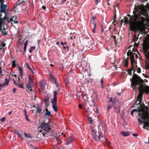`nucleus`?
I'll use <instances>...</instances> for the list:
<instances>
[{"label":"nucleus","instance_id":"obj_1","mask_svg":"<svg viewBox=\"0 0 149 149\" xmlns=\"http://www.w3.org/2000/svg\"><path fill=\"white\" fill-rule=\"evenodd\" d=\"M132 82H131V86L133 88V89L136 88V86L138 85L139 86L138 87V89L139 91V93L138 95L137 101L135 102V104L137 106L139 105L138 109L139 112H140L139 109L140 107H141L142 108H143L144 109V107H145V109H146V111H148L147 108L145 106L144 104H141V101L142 97L143 92L145 90H147L149 92V88L146 86H144L143 84L144 81L143 80L141 79L139 76L136 74H134L133 75L132 78Z\"/></svg>","mask_w":149,"mask_h":149},{"label":"nucleus","instance_id":"obj_2","mask_svg":"<svg viewBox=\"0 0 149 149\" xmlns=\"http://www.w3.org/2000/svg\"><path fill=\"white\" fill-rule=\"evenodd\" d=\"M134 15L132 17L129 14L127 15L131 21L134 24L143 23L146 20L148 16V10L143 4L135 6L133 11Z\"/></svg>","mask_w":149,"mask_h":149},{"label":"nucleus","instance_id":"obj_3","mask_svg":"<svg viewBox=\"0 0 149 149\" xmlns=\"http://www.w3.org/2000/svg\"><path fill=\"white\" fill-rule=\"evenodd\" d=\"M144 107V109L143 108H142L140 107L139 109L141 112L139 113L141 115V118L144 121L143 122V128L148 130V128L149 127V114L146 111V109H145V107Z\"/></svg>","mask_w":149,"mask_h":149},{"label":"nucleus","instance_id":"obj_4","mask_svg":"<svg viewBox=\"0 0 149 149\" xmlns=\"http://www.w3.org/2000/svg\"><path fill=\"white\" fill-rule=\"evenodd\" d=\"M127 55L128 56H130V59L131 61V69H129L127 71L128 74L131 75L132 70H134L135 61L134 58V56L133 53L131 52L130 50H128L127 53Z\"/></svg>","mask_w":149,"mask_h":149},{"label":"nucleus","instance_id":"obj_5","mask_svg":"<svg viewBox=\"0 0 149 149\" xmlns=\"http://www.w3.org/2000/svg\"><path fill=\"white\" fill-rule=\"evenodd\" d=\"M49 123H45L43 122L41 124L40 128L43 130L40 131V132H42V134L43 136H45L46 134H48L49 131Z\"/></svg>","mask_w":149,"mask_h":149},{"label":"nucleus","instance_id":"obj_6","mask_svg":"<svg viewBox=\"0 0 149 149\" xmlns=\"http://www.w3.org/2000/svg\"><path fill=\"white\" fill-rule=\"evenodd\" d=\"M144 48V54L146 58L149 62V44H145L143 46Z\"/></svg>","mask_w":149,"mask_h":149},{"label":"nucleus","instance_id":"obj_7","mask_svg":"<svg viewBox=\"0 0 149 149\" xmlns=\"http://www.w3.org/2000/svg\"><path fill=\"white\" fill-rule=\"evenodd\" d=\"M100 134L99 132H97V131L95 130H93L91 132V137L92 139L95 141H97V139L98 138V135Z\"/></svg>","mask_w":149,"mask_h":149},{"label":"nucleus","instance_id":"obj_8","mask_svg":"<svg viewBox=\"0 0 149 149\" xmlns=\"http://www.w3.org/2000/svg\"><path fill=\"white\" fill-rule=\"evenodd\" d=\"M98 127L100 130H102L104 131V133H105L107 129L106 124L105 123H100ZM101 131V130H100Z\"/></svg>","mask_w":149,"mask_h":149},{"label":"nucleus","instance_id":"obj_9","mask_svg":"<svg viewBox=\"0 0 149 149\" xmlns=\"http://www.w3.org/2000/svg\"><path fill=\"white\" fill-rule=\"evenodd\" d=\"M107 140V139L105 138V137L104 136L100 134L99 135H98V138L97 139V141H101L102 142H106Z\"/></svg>","mask_w":149,"mask_h":149},{"label":"nucleus","instance_id":"obj_10","mask_svg":"<svg viewBox=\"0 0 149 149\" xmlns=\"http://www.w3.org/2000/svg\"><path fill=\"white\" fill-rule=\"evenodd\" d=\"M7 6L6 4H3L1 5L0 6V13L1 14V13H5L7 7Z\"/></svg>","mask_w":149,"mask_h":149},{"label":"nucleus","instance_id":"obj_11","mask_svg":"<svg viewBox=\"0 0 149 149\" xmlns=\"http://www.w3.org/2000/svg\"><path fill=\"white\" fill-rule=\"evenodd\" d=\"M40 86L41 89L43 90L45 88V83L43 80L40 81L39 82Z\"/></svg>","mask_w":149,"mask_h":149},{"label":"nucleus","instance_id":"obj_12","mask_svg":"<svg viewBox=\"0 0 149 149\" xmlns=\"http://www.w3.org/2000/svg\"><path fill=\"white\" fill-rule=\"evenodd\" d=\"M91 29H92L93 32V33H96V24L95 22H93V24H91Z\"/></svg>","mask_w":149,"mask_h":149},{"label":"nucleus","instance_id":"obj_13","mask_svg":"<svg viewBox=\"0 0 149 149\" xmlns=\"http://www.w3.org/2000/svg\"><path fill=\"white\" fill-rule=\"evenodd\" d=\"M73 141V139L72 137H70L68 139L65 144L66 145H68L70 144Z\"/></svg>","mask_w":149,"mask_h":149},{"label":"nucleus","instance_id":"obj_14","mask_svg":"<svg viewBox=\"0 0 149 149\" xmlns=\"http://www.w3.org/2000/svg\"><path fill=\"white\" fill-rule=\"evenodd\" d=\"M1 14L0 13V31H1L2 30V27L3 25V24H4L3 22L2 19L1 17Z\"/></svg>","mask_w":149,"mask_h":149},{"label":"nucleus","instance_id":"obj_15","mask_svg":"<svg viewBox=\"0 0 149 149\" xmlns=\"http://www.w3.org/2000/svg\"><path fill=\"white\" fill-rule=\"evenodd\" d=\"M120 134L125 136H128L130 135V133L129 132L125 131H122L121 132Z\"/></svg>","mask_w":149,"mask_h":149},{"label":"nucleus","instance_id":"obj_16","mask_svg":"<svg viewBox=\"0 0 149 149\" xmlns=\"http://www.w3.org/2000/svg\"><path fill=\"white\" fill-rule=\"evenodd\" d=\"M15 133L18 135V136L21 139H23V135L22 134L20 133L18 131L16 130H15Z\"/></svg>","mask_w":149,"mask_h":149},{"label":"nucleus","instance_id":"obj_17","mask_svg":"<svg viewBox=\"0 0 149 149\" xmlns=\"http://www.w3.org/2000/svg\"><path fill=\"white\" fill-rule=\"evenodd\" d=\"M51 102L52 105L56 104H57V97H54L51 100Z\"/></svg>","mask_w":149,"mask_h":149},{"label":"nucleus","instance_id":"obj_18","mask_svg":"<svg viewBox=\"0 0 149 149\" xmlns=\"http://www.w3.org/2000/svg\"><path fill=\"white\" fill-rule=\"evenodd\" d=\"M138 107L139 106H138L137 107V109H133L131 111V112H130V114L131 115H132V116L133 115V113H134V112L135 111H138L139 112V114L141 116V114H139V113H141V112H139V110H138Z\"/></svg>","mask_w":149,"mask_h":149},{"label":"nucleus","instance_id":"obj_19","mask_svg":"<svg viewBox=\"0 0 149 149\" xmlns=\"http://www.w3.org/2000/svg\"><path fill=\"white\" fill-rule=\"evenodd\" d=\"M46 113H45V116H50L51 115V112L48 111V109H45Z\"/></svg>","mask_w":149,"mask_h":149},{"label":"nucleus","instance_id":"obj_20","mask_svg":"<svg viewBox=\"0 0 149 149\" xmlns=\"http://www.w3.org/2000/svg\"><path fill=\"white\" fill-rule=\"evenodd\" d=\"M50 80L54 84H56V81L55 79L53 78V77L51 75H50Z\"/></svg>","mask_w":149,"mask_h":149},{"label":"nucleus","instance_id":"obj_21","mask_svg":"<svg viewBox=\"0 0 149 149\" xmlns=\"http://www.w3.org/2000/svg\"><path fill=\"white\" fill-rule=\"evenodd\" d=\"M1 31V34L3 36L6 35L7 34V33L4 29H3L2 28V30Z\"/></svg>","mask_w":149,"mask_h":149},{"label":"nucleus","instance_id":"obj_22","mask_svg":"<svg viewBox=\"0 0 149 149\" xmlns=\"http://www.w3.org/2000/svg\"><path fill=\"white\" fill-rule=\"evenodd\" d=\"M29 84H32L33 83V80L31 76L29 75Z\"/></svg>","mask_w":149,"mask_h":149},{"label":"nucleus","instance_id":"obj_23","mask_svg":"<svg viewBox=\"0 0 149 149\" xmlns=\"http://www.w3.org/2000/svg\"><path fill=\"white\" fill-rule=\"evenodd\" d=\"M17 63V62L16 60H14L12 62V66L13 68H15Z\"/></svg>","mask_w":149,"mask_h":149},{"label":"nucleus","instance_id":"obj_24","mask_svg":"<svg viewBox=\"0 0 149 149\" xmlns=\"http://www.w3.org/2000/svg\"><path fill=\"white\" fill-rule=\"evenodd\" d=\"M26 65L27 66L28 68L30 70L31 72L33 74L34 73V72L33 71V70L31 68L30 66L29 65V64L28 63H27Z\"/></svg>","mask_w":149,"mask_h":149},{"label":"nucleus","instance_id":"obj_25","mask_svg":"<svg viewBox=\"0 0 149 149\" xmlns=\"http://www.w3.org/2000/svg\"><path fill=\"white\" fill-rule=\"evenodd\" d=\"M93 102H94V106L95 107V109H93V111H94L96 113H98V110H97V107H96V106H95V102H94V100H93Z\"/></svg>","mask_w":149,"mask_h":149},{"label":"nucleus","instance_id":"obj_26","mask_svg":"<svg viewBox=\"0 0 149 149\" xmlns=\"http://www.w3.org/2000/svg\"><path fill=\"white\" fill-rule=\"evenodd\" d=\"M56 104H53L52 105V108L54 110V111L55 112H56L58 111L57 107L56 106Z\"/></svg>","mask_w":149,"mask_h":149},{"label":"nucleus","instance_id":"obj_27","mask_svg":"<svg viewBox=\"0 0 149 149\" xmlns=\"http://www.w3.org/2000/svg\"><path fill=\"white\" fill-rule=\"evenodd\" d=\"M88 120L89 121V123L90 124H93V119L91 117H89L88 118Z\"/></svg>","mask_w":149,"mask_h":149},{"label":"nucleus","instance_id":"obj_28","mask_svg":"<svg viewBox=\"0 0 149 149\" xmlns=\"http://www.w3.org/2000/svg\"><path fill=\"white\" fill-rule=\"evenodd\" d=\"M10 81L9 79H7V78H6L5 79V82H4L6 84V85L8 86V83Z\"/></svg>","mask_w":149,"mask_h":149},{"label":"nucleus","instance_id":"obj_29","mask_svg":"<svg viewBox=\"0 0 149 149\" xmlns=\"http://www.w3.org/2000/svg\"><path fill=\"white\" fill-rule=\"evenodd\" d=\"M31 84H27L26 85L28 89L29 90L31 91H32V88L31 86Z\"/></svg>","mask_w":149,"mask_h":149},{"label":"nucleus","instance_id":"obj_30","mask_svg":"<svg viewBox=\"0 0 149 149\" xmlns=\"http://www.w3.org/2000/svg\"><path fill=\"white\" fill-rule=\"evenodd\" d=\"M128 61L127 59H125L124 61V65L125 67H127L128 65Z\"/></svg>","mask_w":149,"mask_h":149},{"label":"nucleus","instance_id":"obj_31","mask_svg":"<svg viewBox=\"0 0 149 149\" xmlns=\"http://www.w3.org/2000/svg\"><path fill=\"white\" fill-rule=\"evenodd\" d=\"M49 98L47 97L44 100V101L45 104H47L49 102Z\"/></svg>","mask_w":149,"mask_h":149},{"label":"nucleus","instance_id":"obj_32","mask_svg":"<svg viewBox=\"0 0 149 149\" xmlns=\"http://www.w3.org/2000/svg\"><path fill=\"white\" fill-rule=\"evenodd\" d=\"M35 48L36 47L34 46L31 47L29 51V52L30 53H32V51L34 50L35 49Z\"/></svg>","mask_w":149,"mask_h":149},{"label":"nucleus","instance_id":"obj_33","mask_svg":"<svg viewBox=\"0 0 149 149\" xmlns=\"http://www.w3.org/2000/svg\"><path fill=\"white\" fill-rule=\"evenodd\" d=\"M96 17L94 16H93L91 17V24H93V22H95L94 21V20L96 19Z\"/></svg>","mask_w":149,"mask_h":149},{"label":"nucleus","instance_id":"obj_34","mask_svg":"<svg viewBox=\"0 0 149 149\" xmlns=\"http://www.w3.org/2000/svg\"><path fill=\"white\" fill-rule=\"evenodd\" d=\"M136 63L135 62V65L136 66V67H137V65H136ZM136 69H137V72L138 73H140L141 72V69L140 68H137L136 67Z\"/></svg>","mask_w":149,"mask_h":149},{"label":"nucleus","instance_id":"obj_35","mask_svg":"<svg viewBox=\"0 0 149 149\" xmlns=\"http://www.w3.org/2000/svg\"><path fill=\"white\" fill-rule=\"evenodd\" d=\"M36 108L37 109V111L39 113H41V111H42V109L40 107H37Z\"/></svg>","mask_w":149,"mask_h":149},{"label":"nucleus","instance_id":"obj_36","mask_svg":"<svg viewBox=\"0 0 149 149\" xmlns=\"http://www.w3.org/2000/svg\"><path fill=\"white\" fill-rule=\"evenodd\" d=\"M17 86L20 88H24L23 85L22 84L19 83H18V84H17Z\"/></svg>","mask_w":149,"mask_h":149},{"label":"nucleus","instance_id":"obj_37","mask_svg":"<svg viewBox=\"0 0 149 149\" xmlns=\"http://www.w3.org/2000/svg\"><path fill=\"white\" fill-rule=\"evenodd\" d=\"M82 99L85 100H86L87 99V96L85 95H82Z\"/></svg>","mask_w":149,"mask_h":149},{"label":"nucleus","instance_id":"obj_38","mask_svg":"<svg viewBox=\"0 0 149 149\" xmlns=\"http://www.w3.org/2000/svg\"><path fill=\"white\" fill-rule=\"evenodd\" d=\"M138 121L139 123V125H140L142 124L143 122L141 121L140 118H138Z\"/></svg>","mask_w":149,"mask_h":149},{"label":"nucleus","instance_id":"obj_39","mask_svg":"<svg viewBox=\"0 0 149 149\" xmlns=\"http://www.w3.org/2000/svg\"><path fill=\"white\" fill-rule=\"evenodd\" d=\"M25 137L26 138H31V136L29 135H28L26 133H24Z\"/></svg>","mask_w":149,"mask_h":149},{"label":"nucleus","instance_id":"obj_40","mask_svg":"<svg viewBox=\"0 0 149 149\" xmlns=\"http://www.w3.org/2000/svg\"><path fill=\"white\" fill-rule=\"evenodd\" d=\"M116 101H115L114 100L112 101V105H113V107L114 108H115V107H116V105L115 104H116Z\"/></svg>","mask_w":149,"mask_h":149},{"label":"nucleus","instance_id":"obj_41","mask_svg":"<svg viewBox=\"0 0 149 149\" xmlns=\"http://www.w3.org/2000/svg\"><path fill=\"white\" fill-rule=\"evenodd\" d=\"M18 68H19V71L20 74V75L21 76H22V69L21 68V67L20 66H18Z\"/></svg>","mask_w":149,"mask_h":149},{"label":"nucleus","instance_id":"obj_42","mask_svg":"<svg viewBox=\"0 0 149 149\" xmlns=\"http://www.w3.org/2000/svg\"><path fill=\"white\" fill-rule=\"evenodd\" d=\"M0 88L1 89V90L2 88L5 85H6V84L4 82L2 84H1L0 83Z\"/></svg>","mask_w":149,"mask_h":149},{"label":"nucleus","instance_id":"obj_43","mask_svg":"<svg viewBox=\"0 0 149 149\" xmlns=\"http://www.w3.org/2000/svg\"><path fill=\"white\" fill-rule=\"evenodd\" d=\"M25 119L27 121H31L28 118V116L27 115H25Z\"/></svg>","mask_w":149,"mask_h":149},{"label":"nucleus","instance_id":"obj_44","mask_svg":"<svg viewBox=\"0 0 149 149\" xmlns=\"http://www.w3.org/2000/svg\"><path fill=\"white\" fill-rule=\"evenodd\" d=\"M54 97H57V93H56V91H54Z\"/></svg>","mask_w":149,"mask_h":149},{"label":"nucleus","instance_id":"obj_45","mask_svg":"<svg viewBox=\"0 0 149 149\" xmlns=\"http://www.w3.org/2000/svg\"><path fill=\"white\" fill-rule=\"evenodd\" d=\"M61 44L62 45L64 46L65 45H66V42H61Z\"/></svg>","mask_w":149,"mask_h":149},{"label":"nucleus","instance_id":"obj_46","mask_svg":"<svg viewBox=\"0 0 149 149\" xmlns=\"http://www.w3.org/2000/svg\"><path fill=\"white\" fill-rule=\"evenodd\" d=\"M4 0H0V3L1 4V5H2L3 4H4Z\"/></svg>","mask_w":149,"mask_h":149},{"label":"nucleus","instance_id":"obj_47","mask_svg":"<svg viewBox=\"0 0 149 149\" xmlns=\"http://www.w3.org/2000/svg\"><path fill=\"white\" fill-rule=\"evenodd\" d=\"M28 44V40H26L24 42V46H26Z\"/></svg>","mask_w":149,"mask_h":149},{"label":"nucleus","instance_id":"obj_48","mask_svg":"<svg viewBox=\"0 0 149 149\" xmlns=\"http://www.w3.org/2000/svg\"><path fill=\"white\" fill-rule=\"evenodd\" d=\"M5 119V118L4 117H3L0 119V121L1 122H3Z\"/></svg>","mask_w":149,"mask_h":149},{"label":"nucleus","instance_id":"obj_49","mask_svg":"<svg viewBox=\"0 0 149 149\" xmlns=\"http://www.w3.org/2000/svg\"><path fill=\"white\" fill-rule=\"evenodd\" d=\"M13 82L14 84L16 86L17 85V84L18 83L14 79H13Z\"/></svg>","mask_w":149,"mask_h":149},{"label":"nucleus","instance_id":"obj_50","mask_svg":"<svg viewBox=\"0 0 149 149\" xmlns=\"http://www.w3.org/2000/svg\"><path fill=\"white\" fill-rule=\"evenodd\" d=\"M111 37L113 38L114 39V41L115 42V43H116V37L115 36H111Z\"/></svg>","mask_w":149,"mask_h":149},{"label":"nucleus","instance_id":"obj_51","mask_svg":"<svg viewBox=\"0 0 149 149\" xmlns=\"http://www.w3.org/2000/svg\"><path fill=\"white\" fill-rule=\"evenodd\" d=\"M111 106L110 104H108V107H107V110L108 111L109 109H111Z\"/></svg>","mask_w":149,"mask_h":149},{"label":"nucleus","instance_id":"obj_52","mask_svg":"<svg viewBox=\"0 0 149 149\" xmlns=\"http://www.w3.org/2000/svg\"><path fill=\"white\" fill-rule=\"evenodd\" d=\"M132 135L136 137L138 136V135L136 133H133L132 134Z\"/></svg>","mask_w":149,"mask_h":149},{"label":"nucleus","instance_id":"obj_53","mask_svg":"<svg viewBox=\"0 0 149 149\" xmlns=\"http://www.w3.org/2000/svg\"><path fill=\"white\" fill-rule=\"evenodd\" d=\"M26 46H24V51L25 52H26Z\"/></svg>","mask_w":149,"mask_h":149},{"label":"nucleus","instance_id":"obj_54","mask_svg":"<svg viewBox=\"0 0 149 149\" xmlns=\"http://www.w3.org/2000/svg\"><path fill=\"white\" fill-rule=\"evenodd\" d=\"M24 2V1H22L21 2L17 3V5H19L23 3Z\"/></svg>","mask_w":149,"mask_h":149},{"label":"nucleus","instance_id":"obj_55","mask_svg":"<svg viewBox=\"0 0 149 149\" xmlns=\"http://www.w3.org/2000/svg\"><path fill=\"white\" fill-rule=\"evenodd\" d=\"M6 45V44L5 43H2L1 44V46L2 47H4Z\"/></svg>","mask_w":149,"mask_h":149},{"label":"nucleus","instance_id":"obj_56","mask_svg":"<svg viewBox=\"0 0 149 149\" xmlns=\"http://www.w3.org/2000/svg\"><path fill=\"white\" fill-rule=\"evenodd\" d=\"M116 13H115L114 15V17H113V19H114V20H115V19H116Z\"/></svg>","mask_w":149,"mask_h":149},{"label":"nucleus","instance_id":"obj_57","mask_svg":"<svg viewBox=\"0 0 149 149\" xmlns=\"http://www.w3.org/2000/svg\"><path fill=\"white\" fill-rule=\"evenodd\" d=\"M100 82L102 85V87H103V80H102V79H101L100 80Z\"/></svg>","mask_w":149,"mask_h":149},{"label":"nucleus","instance_id":"obj_58","mask_svg":"<svg viewBox=\"0 0 149 149\" xmlns=\"http://www.w3.org/2000/svg\"><path fill=\"white\" fill-rule=\"evenodd\" d=\"M16 88H14L13 89V92L14 93L16 92Z\"/></svg>","mask_w":149,"mask_h":149},{"label":"nucleus","instance_id":"obj_59","mask_svg":"<svg viewBox=\"0 0 149 149\" xmlns=\"http://www.w3.org/2000/svg\"><path fill=\"white\" fill-rule=\"evenodd\" d=\"M79 107L80 109H82V105H81V104H79Z\"/></svg>","mask_w":149,"mask_h":149},{"label":"nucleus","instance_id":"obj_60","mask_svg":"<svg viewBox=\"0 0 149 149\" xmlns=\"http://www.w3.org/2000/svg\"><path fill=\"white\" fill-rule=\"evenodd\" d=\"M24 115H27V112H26V110H25V109H24Z\"/></svg>","mask_w":149,"mask_h":149},{"label":"nucleus","instance_id":"obj_61","mask_svg":"<svg viewBox=\"0 0 149 149\" xmlns=\"http://www.w3.org/2000/svg\"><path fill=\"white\" fill-rule=\"evenodd\" d=\"M13 21L14 22V23L17 24L18 23V22L16 21H15V20H13Z\"/></svg>","mask_w":149,"mask_h":149},{"label":"nucleus","instance_id":"obj_62","mask_svg":"<svg viewBox=\"0 0 149 149\" xmlns=\"http://www.w3.org/2000/svg\"><path fill=\"white\" fill-rule=\"evenodd\" d=\"M112 101V97H111L110 99V100L109 101V102H111Z\"/></svg>","mask_w":149,"mask_h":149},{"label":"nucleus","instance_id":"obj_63","mask_svg":"<svg viewBox=\"0 0 149 149\" xmlns=\"http://www.w3.org/2000/svg\"><path fill=\"white\" fill-rule=\"evenodd\" d=\"M42 8H43V9H44V10H45L46 8V7L45 6H42Z\"/></svg>","mask_w":149,"mask_h":149},{"label":"nucleus","instance_id":"obj_64","mask_svg":"<svg viewBox=\"0 0 149 149\" xmlns=\"http://www.w3.org/2000/svg\"><path fill=\"white\" fill-rule=\"evenodd\" d=\"M33 149H38V148L35 146H33L32 147Z\"/></svg>","mask_w":149,"mask_h":149}]
</instances>
